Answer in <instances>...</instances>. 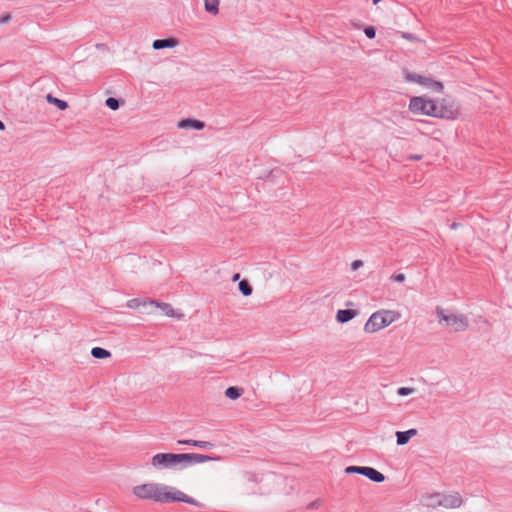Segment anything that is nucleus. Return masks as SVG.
Returning <instances> with one entry per match:
<instances>
[{"instance_id":"f257e3e1","label":"nucleus","mask_w":512,"mask_h":512,"mask_svg":"<svg viewBox=\"0 0 512 512\" xmlns=\"http://www.w3.org/2000/svg\"><path fill=\"white\" fill-rule=\"evenodd\" d=\"M133 494L139 499L153 500L158 503L183 502L189 505L202 507L203 504L181 490L159 483H145L133 488Z\"/></svg>"},{"instance_id":"f03ea898","label":"nucleus","mask_w":512,"mask_h":512,"mask_svg":"<svg viewBox=\"0 0 512 512\" xmlns=\"http://www.w3.org/2000/svg\"><path fill=\"white\" fill-rule=\"evenodd\" d=\"M217 457L197 453H170L155 454L151 459V465L156 469H183L188 466L214 461Z\"/></svg>"},{"instance_id":"7ed1b4c3","label":"nucleus","mask_w":512,"mask_h":512,"mask_svg":"<svg viewBox=\"0 0 512 512\" xmlns=\"http://www.w3.org/2000/svg\"><path fill=\"white\" fill-rule=\"evenodd\" d=\"M401 317L400 313L394 310H379L370 315L364 325L366 333H375L393 322H396Z\"/></svg>"},{"instance_id":"20e7f679","label":"nucleus","mask_w":512,"mask_h":512,"mask_svg":"<svg viewBox=\"0 0 512 512\" xmlns=\"http://www.w3.org/2000/svg\"><path fill=\"white\" fill-rule=\"evenodd\" d=\"M436 104V99L429 98L425 95L411 96L408 110L413 114H421L435 118V115L437 114Z\"/></svg>"},{"instance_id":"39448f33","label":"nucleus","mask_w":512,"mask_h":512,"mask_svg":"<svg viewBox=\"0 0 512 512\" xmlns=\"http://www.w3.org/2000/svg\"><path fill=\"white\" fill-rule=\"evenodd\" d=\"M436 314L439 322L444 321L446 325L453 328L455 332L465 331L469 326L466 316L462 314H448L447 311L441 307L436 308Z\"/></svg>"},{"instance_id":"423d86ee","label":"nucleus","mask_w":512,"mask_h":512,"mask_svg":"<svg viewBox=\"0 0 512 512\" xmlns=\"http://www.w3.org/2000/svg\"><path fill=\"white\" fill-rule=\"evenodd\" d=\"M436 112L435 118L439 119L456 120L460 116L458 107L447 99L437 100Z\"/></svg>"},{"instance_id":"0eeeda50","label":"nucleus","mask_w":512,"mask_h":512,"mask_svg":"<svg viewBox=\"0 0 512 512\" xmlns=\"http://www.w3.org/2000/svg\"><path fill=\"white\" fill-rule=\"evenodd\" d=\"M205 126H206V124L204 121L193 118V117L181 118L177 122V127L180 129H185V130L201 131L205 128Z\"/></svg>"},{"instance_id":"6e6552de","label":"nucleus","mask_w":512,"mask_h":512,"mask_svg":"<svg viewBox=\"0 0 512 512\" xmlns=\"http://www.w3.org/2000/svg\"><path fill=\"white\" fill-rule=\"evenodd\" d=\"M156 301L149 299L133 298L127 301V307L130 309H138L141 313H149L148 308H152Z\"/></svg>"},{"instance_id":"1a4fd4ad","label":"nucleus","mask_w":512,"mask_h":512,"mask_svg":"<svg viewBox=\"0 0 512 512\" xmlns=\"http://www.w3.org/2000/svg\"><path fill=\"white\" fill-rule=\"evenodd\" d=\"M404 79L408 83H416L418 85L426 87L429 81H431L430 77H426L414 72L409 71L408 69H403Z\"/></svg>"},{"instance_id":"9d476101","label":"nucleus","mask_w":512,"mask_h":512,"mask_svg":"<svg viewBox=\"0 0 512 512\" xmlns=\"http://www.w3.org/2000/svg\"><path fill=\"white\" fill-rule=\"evenodd\" d=\"M360 475L366 477L367 479L375 483H382L386 479L383 473L370 466H364L363 471Z\"/></svg>"},{"instance_id":"9b49d317","label":"nucleus","mask_w":512,"mask_h":512,"mask_svg":"<svg viewBox=\"0 0 512 512\" xmlns=\"http://www.w3.org/2000/svg\"><path fill=\"white\" fill-rule=\"evenodd\" d=\"M461 503L462 499L458 493L454 495H443L441 499L438 500V505L445 508H457Z\"/></svg>"},{"instance_id":"f8f14e48","label":"nucleus","mask_w":512,"mask_h":512,"mask_svg":"<svg viewBox=\"0 0 512 512\" xmlns=\"http://www.w3.org/2000/svg\"><path fill=\"white\" fill-rule=\"evenodd\" d=\"M418 434V430L415 428H410L405 431H397L396 435V443L398 446L406 445L410 439Z\"/></svg>"},{"instance_id":"ddd939ff","label":"nucleus","mask_w":512,"mask_h":512,"mask_svg":"<svg viewBox=\"0 0 512 512\" xmlns=\"http://www.w3.org/2000/svg\"><path fill=\"white\" fill-rule=\"evenodd\" d=\"M179 44L178 39L174 37L156 39L152 43V47L154 50H161L164 48H174Z\"/></svg>"},{"instance_id":"4468645a","label":"nucleus","mask_w":512,"mask_h":512,"mask_svg":"<svg viewBox=\"0 0 512 512\" xmlns=\"http://www.w3.org/2000/svg\"><path fill=\"white\" fill-rule=\"evenodd\" d=\"M179 445L193 446L200 449H213L215 444L210 441L193 440V439H180L177 441Z\"/></svg>"},{"instance_id":"2eb2a0df","label":"nucleus","mask_w":512,"mask_h":512,"mask_svg":"<svg viewBox=\"0 0 512 512\" xmlns=\"http://www.w3.org/2000/svg\"><path fill=\"white\" fill-rule=\"evenodd\" d=\"M358 315L354 309H339L336 313V320L339 323H347Z\"/></svg>"},{"instance_id":"dca6fc26","label":"nucleus","mask_w":512,"mask_h":512,"mask_svg":"<svg viewBox=\"0 0 512 512\" xmlns=\"http://www.w3.org/2000/svg\"><path fill=\"white\" fill-rule=\"evenodd\" d=\"M46 100L49 104L56 106L61 111H64L69 107L68 103L65 100L57 98L51 93H48L46 95Z\"/></svg>"},{"instance_id":"f3484780","label":"nucleus","mask_w":512,"mask_h":512,"mask_svg":"<svg viewBox=\"0 0 512 512\" xmlns=\"http://www.w3.org/2000/svg\"><path fill=\"white\" fill-rule=\"evenodd\" d=\"M243 394V388L239 386H229L226 388L224 395L230 400H237L239 399Z\"/></svg>"},{"instance_id":"a211bd4d","label":"nucleus","mask_w":512,"mask_h":512,"mask_svg":"<svg viewBox=\"0 0 512 512\" xmlns=\"http://www.w3.org/2000/svg\"><path fill=\"white\" fill-rule=\"evenodd\" d=\"M90 353L92 357L100 360L107 359L112 355L109 350L99 346L93 347Z\"/></svg>"},{"instance_id":"6ab92c4d","label":"nucleus","mask_w":512,"mask_h":512,"mask_svg":"<svg viewBox=\"0 0 512 512\" xmlns=\"http://www.w3.org/2000/svg\"><path fill=\"white\" fill-rule=\"evenodd\" d=\"M220 0H204V7L206 12L216 15L219 12Z\"/></svg>"},{"instance_id":"aec40b11","label":"nucleus","mask_w":512,"mask_h":512,"mask_svg":"<svg viewBox=\"0 0 512 512\" xmlns=\"http://www.w3.org/2000/svg\"><path fill=\"white\" fill-rule=\"evenodd\" d=\"M238 289L243 296H250L253 292V287L247 279H242L238 283Z\"/></svg>"},{"instance_id":"412c9836","label":"nucleus","mask_w":512,"mask_h":512,"mask_svg":"<svg viewBox=\"0 0 512 512\" xmlns=\"http://www.w3.org/2000/svg\"><path fill=\"white\" fill-rule=\"evenodd\" d=\"M124 100L122 98L117 97H108L105 101V105L111 110H118L122 105H124Z\"/></svg>"},{"instance_id":"4be33fe9","label":"nucleus","mask_w":512,"mask_h":512,"mask_svg":"<svg viewBox=\"0 0 512 512\" xmlns=\"http://www.w3.org/2000/svg\"><path fill=\"white\" fill-rule=\"evenodd\" d=\"M153 307H157V308H160L162 310V312L167 315V316H170V317H173L175 315V310L173 309V307L168 304V303H164V302H158L156 301V303L154 304Z\"/></svg>"},{"instance_id":"5701e85b","label":"nucleus","mask_w":512,"mask_h":512,"mask_svg":"<svg viewBox=\"0 0 512 512\" xmlns=\"http://www.w3.org/2000/svg\"><path fill=\"white\" fill-rule=\"evenodd\" d=\"M282 173L283 172L281 169L275 168V169H272V170L266 172V174L264 176H262L261 178L264 181L274 182L275 178L281 176Z\"/></svg>"},{"instance_id":"b1692460","label":"nucleus","mask_w":512,"mask_h":512,"mask_svg":"<svg viewBox=\"0 0 512 512\" xmlns=\"http://www.w3.org/2000/svg\"><path fill=\"white\" fill-rule=\"evenodd\" d=\"M427 88L432 89L435 92L442 93L444 90V85L441 81L434 80L431 78V81H429L428 85H426Z\"/></svg>"},{"instance_id":"393cba45","label":"nucleus","mask_w":512,"mask_h":512,"mask_svg":"<svg viewBox=\"0 0 512 512\" xmlns=\"http://www.w3.org/2000/svg\"><path fill=\"white\" fill-rule=\"evenodd\" d=\"M363 32L368 39H374L376 37L377 29L375 26L365 25L363 27Z\"/></svg>"},{"instance_id":"a878e982","label":"nucleus","mask_w":512,"mask_h":512,"mask_svg":"<svg viewBox=\"0 0 512 512\" xmlns=\"http://www.w3.org/2000/svg\"><path fill=\"white\" fill-rule=\"evenodd\" d=\"M363 468H364V466L350 465L344 469V472L348 475H350V474H359L360 475L363 471Z\"/></svg>"},{"instance_id":"bb28decb","label":"nucleus","mask_w":512,"mask_h":512,"mask_svg":"<svg viewBox=\"0 0 512 512\" xmlns=\"http://www.w3.org/2000/svg\"><path fill=\"white\" fill-rule=\"evenodd\" d=\"M243 477L246 481L248 482H252V483H258L260 480H259V476L254 473V472H245L243 474Z\"/></svg>"},{"instance_id":"cd10ccee","label":"nucleus","mask_w":512,"mask_h":512,"mask_svg":"<svg viewBox=\"0 0 512 512\" xmlns=\"http://www.w3.org/2000/svg\"><path fill=\"white\" fill-rule=\"evenodd\" d=\"M414 391H415V389H414V388H412V387H405V386H402V387H399V388L397 389V394H398L399 396L404 397V396H408V395L412 394Z\"/></svg>"},{"instance_id":"c85d7f7f","label":"nucleus","mask_w":512,"mask_h":512,"mask_svg":"<svg viewBox=\"0 0 512 512\" xmlns=\"http://www.w3.org/2000/svg\"><path fill=\"white\" fill-rule=\"evenodd\" d=\"M401 37L406 39V40H409V41H412V42H421V39H419L415 34L413 33H409V32H402L401 33Z\"/></svg>"},{"instance_id":"c756f323","label":"nucleus","mask_w":512,"mask_h":512,"mask_svg":"<svg viewBox=\"0 0 512 512\" xmlns=\"http://www.w3.org/2000/svg\"><path fill=\"white\" fill-rule=\"evenodd\" d=\"M405 279H406V276H405L404 273H394L391 276V280L394 281V282H398V283L404 282Z\"/></svg>"},{"instance_id":"7c9ffc66","label":"nucleus","mask_w":512,"mask_h":512,"mask_svg":"<svg viewBox=\"0 0 512 512\" xmlns=\"http://www.w3.org/2000/svg\"><path fill=\"white\" fill-rule=\"evenodd\" d=\"M12 17L10 13H4L0 16V25L7 24L11 21Z\"/></svg>"},{"instance_id":"2f4dec72","label":"nucleus","mask_w":512,"mask_h":512,"mask_svg":"<svg viewBox=\"0 0 512 512\" xmlns=\"http://www.w3.org/2000/svg\"><path fill=\"white\" fill-rule=\"evenodd\" d=\"M363 266V261L360 260V259H356L354 260L352 263H351V269L353 271H356L357 269H359L360 267Z\"/></svg>"},{"instance_id":"473e14b6","label":"nucleus","mask_w":512,"mask_h":512,"mask_svg":"<svg viewBox=\"0 0 512 512\" xmlns=\"http://www.w3.org/2000/svg\"><path fill=\"white\" fill-rule=\"evenodd\" d=\"M321 503H322V501L320 499H316V500L310 502L307 505V508L308 509H317L321 505Z\"/></svg>"},{"instance_id":"72a5a7b5","label":"nucleus","mask_w":512,"mask_h":512,"mask_svg":"<svg viewBox=\"0 0 512 512\" xmlns=\"http://www.w3.org/2000/svg\"><path fill=\"white\" fill-rule=\"evenodd\" d=\"M421 158H422V155H420V154H413V155H410V156L408 157V159H410V160H414V161H418V160H420Z\"/></svg>"},{"instance_id":"f704fd0d","label":"nucleus","mask_w":512,"mask_h":512,"mask_svg":"<svg viewBox=\"0 0 512 512\" xmlns=\"http://www.w3.org/2000/svg\"><path fill=\"white\" fill-rule=\"evenodd\" d=\"M239 279H240V274H239V273H235V274L232 276V278H231V280H232L233 282L239 281Z\"/></svg>"},{"instance_id":"c9c22d12","label":"nucleus","mask_w":512,"mask_h":512,"mask_svg":"<svg viewBox=\"0 0 512 512\" xmlns=\"http://www.w3.org/2000/svg\"><path fill=\"white\" fill-rule=\"evenodd\" d=\"M6 126L4 124V122L0 119V131H3L5 130Z\"/></svg>"},{"instance_id":"e433bc0d","label":"nucleus","mask_w":512,"mask_h":512,"mask_svg":"<svg viewBox=\"0 0 512 512\" xmlns=\"http://www.w3.org/2000/svg\"><path fill=\"white\" fill-rule=\"evenodd\" d=\"M458 226H459V223L454 222V223H452L451 228L456 229Z\"/></svg>"},{"instance_id":"4c0bfd02","label":"nucleus","mask_w":512,"mask_h":512,"mask_svg":"<svg viewBox=\"0 0 512 512\" xmlns=\"http://www.w3.org/2000/svg\"><path fill=\"white\" fill-rule=\"evenodd\" d=\"M373 1V4H378L379 2H381L382 0H372Z\"/></svg>"}]
</instances>
